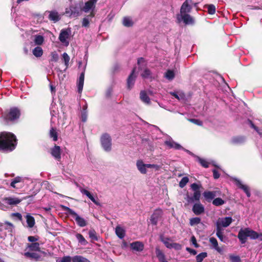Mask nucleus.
Masks as SVG:
<instances>
[{"label": "nucleus", "instance_id": "aec40b11", "mask_svg": "<svg viewBox=\"0 0 262 262\" xmlns=\"http://www.w3.org/2000/svg\"><path fill=\"white\" fill-rule=\"evenodd\" d=\"M130 246L133 250L138 252H141L144 249V245L140 242H133Z\"/></svg>", "mask_w": 262, "mask_h": 262}, {"label": "nucleus", "instance_id": "8fccbe9b", "mask_svg": "<svg viewBox=\"0 0 262 262\" xmlns=\"http://www.w3.org/2000/svg\"><path fill=\"white\" fill-rule=\"evenodd\" d=\"M189 181V179L187 177H183L181 180L180 181V183H179V186L180 187H181V188H183V187H184L187 184V183Z\"/></svg>", "mask_w": 262, "mask_h": 262}, {"label": "nucleus", "instance_id": "9d476101", "mask_svg": "<svg viewBox=\"0 0 262 262\" xmlns=\"http://www.w3.org/2000/svg\"><path fill=\"white\" fill-rule=\"evenodd\" d=\"M192 3V0H186L182 5L180 9L181 15L188 14L191 11L192 6L190 3Z\"/></svg>", "mask_w": 262, "mask_h": 262}, {"label": "nucleus", "instance_id": "4c0bfd02", "mask_svg": "<svg viewBox=\"0 0 262 262\" xmlns=\"http://www.w3.org/2000/svg\"><path fill=\"white\" fill-rule=\"evenodd\" d=\"M76 237L78 241V242L82 245L85 246L88 244V242L84 238L83 236L80 233H77Z\"/></svg>", "mask_w": 262, "mask_h": 262}, {"label": "nucleus", "instance_id": "de8ad7c7", "mask_svg": "<svg viewBox=\"0 0 262 262\" xmlns=\"http://www.w3.org/2000/svg\"><path fill=\"white\" fill-rule=\"evenodd\" d=\"M207 256L206 252H202L196 256V262H202L203 259Z\"/></svg>", "mask_w": 262, "mask_h": 262}, {"label": "nucleus", "instance_id": "5701e85b", "mask_svg": "<svg viewBox=\"0 0 262 262\" xmlns=\"http://www.w3.org/2000/svg\"><path fill=\"white\" fill-rule=\"evenodd\" d=\"M203 194L208 202H210L216 196V191H206Z\"/></svg>", "mask_w": 262, "mask_h": 262}, {"label": "nucleus", "instance_id": "20e7f679", "mask_svg": "<svg viewBox=\"0 0 262 262\" xmlns=\"http://www.w3.org/2000/svg\"><path fill=\"white\" fill-rule=\"evenodd\" d=\"M191 188L194 191L193 196H190L188 194L185 199L188 203H192L194 201H199L201 198L200 188L202 187L201 185H198L196 183H193L191 185Z\"/></svg>", "mask_w": 262, "mask_h": 262}, {"label": "nucleus", "instance_id": "423d86ee", "mask_svg": "<svg viewBox=\"0 0 262 262\" xmlns=\"http://www.w3.org/2000/svg\"><path fill=\"white\" fill-rule=\"evenodd\" d=\"M101 145L106 151H110L112 149V139L108 134H103L100 138Z\"/></svg>", "mask_w": 262, "mask_h": 262}, {"label": "nucleus", "instance_id": "37998d69", "mask_svg": "<svg viewBox=\"0 0 262 262\" xmlns=\"http://www.w3.org/2000/svg\"><path fill=\"white\" fill-rule=\"evenodd\" d=\"M225 203V201H224L221 198H217L214 199L212 201V204L215 206H221Z\"/></svg>", "mask_w": 262, "mask_h": 262}, {"label": "nucleus", "instance_id": "b1692460", "mask_svg": "<svg viewBox=\"0 0 262 262\" xmlns=\"http://www.w3.org/2000/svg\"><path fill=\"white\" fill-rule=\"evenodd\" d=\"M245 141V137L242 136H234L231 139V143L235 145L243 144Z\"/></svg>", "mask_w": 262, "mask_h": 262}, {"label": "nucleus", "instance_id": "c9c22d12", "mask_svg": "<svg viewBox=\"0 0 262 262\" xmlns=\"http://www.w3.org/2000/svg\"><path fill=\"white\" fill-rule=\"evenodd\" d=\"M72 262H91L88 259L80 255H76L72 257Z\"/></svg>", "mask_w": 262, "mask_h": 262}, {"label": "nucleus", "instance_id": "052dcab7", "mask_svg": "<svg viewBox=\"0 0 262 262\" xmlns=\"http://www.w3.org/2000/svg\"><path fill=\"white\" fill-rule=\"evenodd\" d=\"M11 216L12 217H16L20 221H21L23 220L22 215L20 213H18V212L12 213L11 214Z\"/></svg>", "mask_w": 262, "mask_h": 262}, {"label": "nucleus", "instance_id": "1a4fd4ad", "mask_svg": "<svg viewBox=\"0 0 262 262\" xmlns=\"http://www.w3.org/2000/svg\"><path fill=\"white\" fill-rule=\"evenodd\" d=\"M163 214V211L160 208H157L155 209L151 214L150 221L152 225H157L158 221L161 218Z\"/></svg>", "mask_w": 262, "mask_h": 262}, {"label": "nucleus", "instance_id": "13d9d810", "mask_svg": "<svg viewBox=\"0 0 262 262\" xmlns=\"http://www.w3.org/2000/svg\"><path fill=\"white\" fill-rule=\"evenodd\" d=\"M189 121L190 122H192L195 124H196L198 125H199V126H202V124H203V123L201 121H200V120L199 119H189Z\"/></svg>", "mask_w": 262, "mask_h": 262}, {"label": "nucleus", "instance_id": "cd10ccee", "mask_svg": "<svg viewBox=\"0 0 262 262\" xmlns=\"http://www.w3.org/2000/svg\"><path fill=\"white\" fill-rule=\"evenodd\" d=\"M49 19L53 21L54 23L58 21L60 19V17L58 13L56 11H50L49 15Z\"/></svg>", "mask_w": 262, "mask_h": 262}, {"label": "nucleus", "instance_id": "a18cd8bd", "mask_svg": "<svg viewBox=\"0 0 262 262\" xmlns=\"http://www.w3.org/2000/svg\"><path fill=\"white\" fill-rule=\"evenodd\" d=\"M198 161L200 164L204 168H208L209 167V162L206 160L202 159L199 157H197Z\"/></svg>", "mask_w": 262, "mask_h": 262}, {"label": "nucleus", "instance_id": "603ef678", "mask_svg": "<svg viewBox=\"0 0 262 262\" xmlns=\"http://www.w3.org/2000/svg\"><path fill=\"white\" fill-rule=\"evenodd\" d=\"M151 73L150 70H149L148 69H145L144 70L143 73H142L141 76L143 78H147L151 75Z\"/></svg>", "mask_w": 262, "mask_h": 262}, {"label": "nucleus", "instance_id": "6e6d98bb", "mask_svg": "<svg viewBox=\"0 0 262 262\" xmlns=\"http://www.w3.org/2000/svg\"><path fill=\"white\" fill-rule=\"evenodd\" d=\"M58 59L59 57L57 53H56L55 52L51 53V61L57 62L58 60Z\"/></svg>", "mask_w": 262, "mask_h": 262}, {"label": "nucleus", "instance_id": "c85d7f7f", "mask_svg": "<svg viewBox=\"0 0 262 262\" xmlns=\"http://www.w3.org/2000/svg\"><path fill=\"white\" fill-rule=\"evenodd\" d=\"M140 98L144 103L149 104L150 100L145 91H141L140 93Z\"/></svg>", "mask_w": 262, "mask_h": 262}, {"label": "nucleus", "instance_id": "7c9ffc66", "mask_svg": "<svg viewBox=\"0 0 262 262\" xmlns=\"http://www.w3.org/2000/svg\"><path fill=\"white\" fill-rule=\"evenodd\" d=\"M232 222L231 217H225L219 222L223 227H227L229 226Z\"/></svg>", "mask_w": 262, "mask_h": 262}, {"label": "nucleus", "instance_id": "774afa93", "mask_svg": "<svg viewBox=\"0 0 262 262\" xmlns=\"http://www.w3.org/2000/svg\"><path fill=\"white\" fill-rule=\"evenodd\" d=\"M186 250L187 251H188L190 254L195 255L196 254L197 252L194 249H191L189 247H186Z\"/></svg>", "mask_w": 262, "mask_h": 262}, {"label": "nucleus", "instance_id": "4be33fe9", "mask_svg": "<svg viewBox=\"0 0 262 262\" xmlns=\"http://www.w3.org/2000/svg\"><path fill=\"white\" fill-rule=\"evenodd\" d=\"M156 254L158 260L161 262H168L166 259L165 255L163 252L159 248H156Z\"/></svg>", "mask_w": 262, "mask_h": 262}, {"label": "nucleus", "instance_id": "f8f14e48", "mask_svg": "<svg viewBox=\"0 0 262 262\" xmlns=\"http://www.w3.org/2000/svg\"><path fill=\"white\" fill-rule=\"evenodd\" d=\"M234 182H235V185L239 188L242 189L245 192V193L246 194L248 198H249L251 196L249 188L248 187V186L242 184V182L236 178L234 179Z\"/></svg>", "mask_w": 262, "mask_h": 262}, {"label": "nucleus", "instance_id": "f3484780", "mask_svg": "<svg viewBox=\"0 0 262 262\" xmlns=\"http://www.w3.org/2000/svg\"><path fill=\"white\" fill-rule=\"evenodd\" d=\"M98 0H89L85 3L82 10L85 12H88L91 9L95 8L96 4Z\"/></svg>", "mask_w": 262, "mask_h": 262}, {"label": "nucleus", "instance_id": "bf43d9fd", "mask_svg": "<svg viewBox=\"0 0 262 262\" xmlns=\"http://www.w3.org/2000/svg\"><path fill=\"white\" fill-rule=\"evenodd\" d=\"M146 167L147 168H155L156 170H159L161 168V166L160 165L151 164H146Z\"/></svg>", "mask_w": 262, "mask_h": 262}, {"label": "nucleus", "instance_id": "f257e3e1", "mask_svg": "<svg viewBox=\"0 0 262 262\" xmlns=\"http://www.w3.org/2000/svg\"><path fill=\"white\" fill-rule=\"evenodd\" d=\"M17 140L14 134L10 132L0 133V150L12 151L17 145Z\"/></svg>", "mask_w": 262, "mask_h": 262}, {"label": "nucleus", "instance_id": "a211bd4d", "mask_svg": "<svg viewBox=\"0 0 262 262\" xmlns=\"http://www.w3.org/2000/svg\"><path fill=\"white\" fill-rule=\"evenodd\" d=\"M3 201L8 205H16L21 202V200L16 198L7 197L4 198Z\"/></svg>", "mask_w": 262, "mask_h": 262}, {"label": "nucleus", "instance_id": "4468645a", "mask_svg": "<svg viewBox=\"0 0 262 262\" xmlns=\"http://www.w3.org/2000/svg\"><path fill=\"white\" fill-rule=\"evenodd\" d=\"M192 210L195 215H198L204 212L205 208L204 206L199 202L193 205Z\"/></svg>", "mask_w": 262, "mask_h": 262}, {"label": "nucleus", "instance_id": "72a5a7b5", "mask_svg": "<svg viewBox=\"0 0 262 262\" xmlns=\"http://www.w3.org/2000/svg\"><path fill=\"white\" fill-rule=\"evenodd\" d=\"M27 223L28 226L29 228H32L35 225V219L34 217L30 215L29 214H27L26 216Z\"/></svg>", "mask_w": 262, "mask_h": 262}, {"label": "nucleus", "instance_id": "2f4dec72", "mask_svg": "<svg viewBox=\"0 0 262 262\" xmlns=\"http://www.w3.org/2000/svg\"><path fill=\"white\" fill-rule=\"evenodd\" d=\"M49 136L54 141L58 140V133L56 128L51 127L49 132Z\"/></svg>", "mask_w": 262, "mask_h": 262}, {"label": "nucleus", "instance_id": "3c124183", "mask_svg": "<svg viewBox=\"0 0 262 262\" xmlns=\"http://www.w3.org/2000/svg\"><path fill=\"white\" fill-rule=\"evenodd\" d=\"M23 179L20 177H17L15 178L11 182L10 186L13 188H16L15 184L20 182Z\"/></svg>", "mask_w": 262, "mask_h": 262}, {"label": "nucleus", "instance_id": "9b49d317", "mask_svg": "<svg viewBox=\"0 0 262 262\" xmlns=\"http://www.w3.org/2000/svg\"><path fill=\"white\" fill-rule=\"evenodd\" d=\"M50 153L51 155L57 161H59L61 159V148L59 146L55 144L54 146L51 148Z\"/></svg>", "mask_w": 262, "mask_h": 262}, {"label": "nucleus", "instance_id": "473e14b6", "mask_svg": "<svg viewBox=\"0 0 262 262\" xmlns=\"http://www.w3.org/2000/svg\"><path fill=\"white\" fill-rule=\"evenodd\" d=\"M160 241L165 245V246L169 249H171L172 243L169 242L170 241V238L164 237L163 235H161L160 236Z\"/></svg>", "mask_w": 262, "mask_h": 262}, {"label": "nucleus", "instance_id": "58836bf2", "mask_svg": "<svg viewBox=\"0 0 262 262\" xmlns=\"http://www.w3.org/2000/svg\"><path fill=\"white\" fill-rule=\"evenodd\" d=\"M123 25L127 27L133 26V22L132 19L129 17H124L123 19Z\"/></svg>", "mask_w": 262, "mask_h": 262}, {"label": "nucleus", "instance_id": "338daca9", "mask_svg": "<svg viewBox=\"0 0 262 262\" xmlns=\"http://www.w3.org/2000/svg\"><path fill=\"white\" fill-rule=\"evenodd\" d=\"M191 241L192 243V244L194 245V246L195 248H198L199 247V244L196 242V239L195 237L194 236H192L191 238Z\"/></svg>", "mask_w": 262, "mask_h": 262}, {"label": "nucleus", "instance_id": "412c9836", "mask_svg": "<svg viewBox=\"0 0 262 262\" xmlns=\"http://www.w3.org/2000/svg\"><path fill=\"white\" fill-rule=\"evenodd\" d=\"M136 165L139 171L142 174L147 173L146 164H144L142 160H139L137 161Z\"/></svg>", "mask_w": 262, "mask_h": 262}, {"label": "nucleus", "instance_id": "393cba45", "mask_svg": "<svg viewBox=\"0 0 262 262\" xmlns=\"http://www.w3.org/2000/svg\"><path fill=\"white\" fill-rule=\"evenodd\" d=\"M84 72H82L77 81L78 91L79 93H81L82 91L84 83Z\"/></svg>", "mask_w": 262, "mask_h": 262}, {"label": "nucleus", "instance_id": "680f3d73", "mask_svg": "<svg viewBox=\"0 0 262 262\" xmlns=\"http://www.w3.org/2000/svg\"><path fill=\"white\" fill-rule=\"evenodd\" d=\"M38 236H29L28 237V240L30 242L33 243H36V242L38 240Z\"/></svg>", "mask_w": 262, "mask_h": 262}, {"label": "nucleus", "instance_id": "f704fd0d", "mask_svg": "<svg viewBox=\"0 0 262 262\" xmlns=\"http://www.w3.org/2000/svg\"><path fill=\"white\" fill-rule=\"evenodd\" d=\"M32 53L36 57H40L43 54V50L40 47L37 46L33 50Z\"/></svg>", "mask_w": 262, "mask_h": 262}, {"label": "nucleus", "instance_id": "e2e57ef3", "mask_svg": "<svg viewBox=\"0 0 262 262\" xmlns=\"http://www.w3.org/2000/svg\"><path fill=\"white\" fill-rule=\"evenodd\" d=\"M113 93V89L112 88H109L105 93V96L107 98H110L112 96V94Z\"/></svg>", "mask_w": 262, "mask_h": 262}, {"label": "nucleus", "instance_id": "79ce46f5", "mask_svg": "<svg viewBox=\"0 0 262 262\" xmlns=\"http://www.w3.org/2000/svg\"><path fill=\"white\" fill-rule=\"evenodd\" d=\"M89 235L90 238L95 241H98V236L94 229H91L89 231Z\"/></svg>", "mask_w": 262, "mask_h": 262}, {"label": "nucleus", "instance_id": "dca6fc26", "mask_svg": "<svg viewBox=\"0 0 262 262\" xmlns=\"http://www.w3.org/2000/svg\"><path fill=\"white\" fill-rule=\"evenodd\" d=\"M24 255L26 258L35 261L39 260L41 257L39 254L33 251L26 252L24 253Z\"/></svg>", "mask_w": 262, "mask_h": 262}, {"label": "nucleus", "instance_id": "e433bc0d", "mask_svg": "<svg viewBox=\"0 0 262 262\" xmlns=\"http://www.w3.org/2000/svg\"><path fill=\"white\" fill-rule=\"evenodd\" d=\"M116 234L120 238H123L125 236L124 230L120 226H117L116 228Z\"/></svg>", "mask_w": 262, "mask_h": 262}, {"label": "nucleus", "instance_id": "ddd939ff", "mask_svg": "<svg viewBox=\"0 0 262 262\" xmlns=\"http://www.w3.org/2000/svg\"><path fill=\"white\" fill-rule=\"evenodd\" d=\"M136 68L135 67L133 68V69L131 73L128 76L127 79V88L129 90H130L131 88L134 85L135 80H136V76L134 75V73L136 71Z\"/></svg>", "mask_w": 262, "mask_h": 262}, {"label": "nucleus", "instance_id": "0e129e2a", "mask_svg": "<svg viewBox=\"0 0 262 262\" xmlns=\"http://www.w3.org/2000/svg\"><path fill=\"white\" fill-rule=\"evenodd\" d=\"M171 249L174 248L176 250H180L181 249V245L180 244L174 243L171 244Z\"/></svg>", "mask_w": 262, "mask_h": 262}, {"label": "nucleus", "instance_id": "5fc2aeb1", "mask_svg": "<svg viewBox=\"0 0 262 262\" xmlns=\"http://www.w3.org/2000/svg\"><path fill=\"white\" fill-rule=\"evenodd\" d=\"M72 261V258L70 256H63L61 259L57 260L56 262H71Z\"/></svg>", "mask_w": 262, "mask_h": 262}, {"label": "nucleus", "instance_id": "2eb2a0df", "mask_svg": "<svg viewBox=\"0 0 262 262\" xmlns=\"http://www.w3.org/2000/svg\"><path fill=\"white\" fill-rule=\"evenodd\" d=\"M28 248L29 249L30 251H38L40 252L41 253H43L44 255H46V253L43 251H41L40 250V248L39 247V244L38 243H33L31 244H27V248L25 249V251L27 250V249Z\"/></svg>", "mask_w": 262, "mask_h": 262}, {"label": "nucleus", "instance_id": "4d7b16f0", "mask_svg": "<svg viewBox=\"0 0 262 262\" xmlns=\"http://www.w3.org/2000/svg\"><path fill=\"white\" fill-rule=\"evenodd\" d=\"M231 262H241V259L238 256H230Z\"/></svg>", "mask_w": 262, "mask_h": 262}, {"label": "nucleus", "instance_id": "6e6552de", "mask_svg": "<svg viewBox=\"0 0 262 262\" xmlns=\"http://www.w3.org/2000/svg\"><path fill=\"white\" fill-rule=\"evenodd\" d=\"M71 32V29L69 28L67 29H62L60 31L58 38L60 42L63 43L66 46H68L69 45V41L67 39L70 37Z\"/></svg>", "mask_w": 262, "mask_h": 262}, {"label": "nucleus", "instance_id": "69168bd1", "mask_svg": "<svg viewBox=\"0 0 262 262\" xmlns=\"http://www.w3.org/2000/svg\"><path fill=\"white\" fill-rule=\"evenodd\" d=\"M212 172H213V178L215 179H217L218 178H220V174L219 173V172L216 170V169H213L212 170Z\"/></svg>", "mask_w": 262, "mask_h": 262}, {"label": "nucleus", "instance_id": "49530a36", "mask_svg": "<svg viewBox=\"0 0 262 262\" xmlns=\"http://www.w3.org/2000/svg\"><path fill=\"white\" fill-rule=\"evenodd\" d=\"M201 218L199 217H192L190 219L189 224L191 226L196 225L201 223Z\"/></svg>", "mask_w": 262, "mask_h": 262}, {"label": "nucleus", "instance_id": "bb28decb", "mask_svg": "<svg viewBox=\"0 0 262 262\" xmlns=\"http://www.w3.org/2000/svg\"><path fill=\"white\" fill-rule=\"evenodd\" d=\"M209 242L211 244L213 248H214L219 253H222V249L219 246L216 239L213 237L209 238Z\"/></svg>", "mask_w": 262, "mask_h": 262}, {"label": "nucleus", "instance_id": "c03bdc74", "mask_svg": "<svg viewBox=\"0 0 262 262\" xmlns=\"http://www.w3.org/2000/svg\"><path fill=\"white\" fill-rule=\"evenodd\" d=\"M165 77L168 80H171L174 77V73L173 71L168 70L165 74Z\"/></svg>", "mask_w": 262, "mask_h": 262}, {"label": "nucleus", "instance_id": "0eeeda50", "mask_svg": "<svg viewBox=\"0 0 262 262\" xmlns=\"http://www.w3.org/2000/svg\"><path fill=\"white\" fill-rule=\"evenodd\" d=\"M81 9L78 5H71L66 9L65 13L70 16L77 17L80 15Z\"/></svg>", "mask_w": 262, "mask_h": 262}, {"label": "nucleus", "instance_id": "7ed1b4c3", "mask_svg": "<svg viewBox=\"0 0 262 262\" xmlns=\"http://www.w3.org/2000/svg\"><path fill=\"white\" fill-rule=\"evenodd\" d=\"M20 115V111L18 107H12L5 110L3 113L2 116L6 122H13L19 118Z\"/></svg>", "mask_w": 262, "mask_h": 262}, {"label": "nucleus", "instance_id": "a19ab883", "mask_svg": "<svg viewBox=\"0 0 262 262\" xmlns=\"http://www.w3.org/2000/svg\"><path fill=\"white\" fill-rule=\"evenodd\" d=\"M44 41V38L42 35H37L35 36L34 42L36 45H41Z\"/></svg>", "mask_w": 262, "mask_h": 262}, {"label": "nucleus", "instance_id": "6ab92c4d", "mask_svg": "<svg viewBox=\"0 0 262 262\" xmlns=\"http://www.w3.org/2000/svg\"><path fill=\"white\" fill-rule=\"evenodd\" d=\"M165 145L167 146L169 148H174L175 149H184V148L179 143L173 140H168L165 141Z\"/></svg>", "mask_w": 262, "mask_h": 262}, {"label": "nucleus", "instance_id": "09e8293b", "mask_svg": "<svg viewBox=\"0 0 262 262\" xmlns=\"http://www.w3.org/2000/svg\"><path fill=\"white\" fill-rule=\"evenodd\" d=\"M62 59L64 62V64L66 67V68H67L69 66V63L70 59V56L68 55V54L64 52L62 55Z\"/></svg>", "mask_w": 262, "mask_h": 262}, {"label": "nucleus", "instance_id": "864d4df0", "mask_svg": "<svg viewBox=\"0 0 262 262\" xmlns=\"http://www.w3.org/2000/svg\"><path fill=\"white\" fill-rule=\"evenodd\" d=\"M82 26L85 28H89L90 27V20L88 17H85L83 18L82 21Z\"/></svg>", "mask_w": 262, "mask_h": 262}, {"label": "nucleus", "instance_id": "f03ea898", "mask_svg": "<svg viewBox=\"0 0 262 262\" xmlns=\"http://www.w3.org/2000/svg\"><path fill=\"white\" fill-rule=\"evenodd\" d=\"M237 237L240 243L244 244L247 242L248 237L251 239H257V232L249 228H241L238 231Z\"/></svg>", "mask_w": 262, "mask_h": 262}, {"label": "nucleus", "instance_id": "a878e982", "mask_svg": "<svg viewBox=\"0 0 262 262\" xmlns=\"http://www.w3.org/2000/svg\"><path fill=\"white\" fill-rule=\"evenodd\" d=\"M182 19L186 25L193 24L194 19L189 14H185L181 15Z\"/></svg>", "mask_w": 262, "mask_h": 262}, {"label": "nucleus", "instance_id": "39448f33", "mask_svg": "<svg viewBox=\"0 0 262 262\" xmlns=\"http://www.w3.org/2000/svg\"><path fill=\"white\" fill-rule=\"evenodd\" d=\"M62 208L75 219L76 223L79 227H83L86 225V221L72 209L65 206H62Z\"/></svg>", "mask_w": 262, "mask_h": 262}, {"label": "nucleus", "instance_id": "c756f323", "mask_svg": "<svg viewBox=\"0 0 262 262\" xmlns=\"http://www.w3.org/2000/svg\"><path fill=\"white\" fill-rule=\"evenodd\" d=\"M80 191L83 194L86 195L96 205H99V203L96 200L93 195L88 190L85 189H81Z\"/></svg>", "mask_w": 262, "mask_h": 262}, {"label": "nucleus", "instance_id": "ea45409f", "mask_svg": "<svg viewBox=\"0 0 262 262\" xmlns=\"http://www.w3.org/2000/svg\"><path fill=\"white\" fill-rule=\"evenodd\" d=\"M205 7L207 9L208 13L209 14H214L215 13L216 8L214 5L209 4L206 5Z\"/></svg>", "mask_w": 262, "mask_h": 262}]
</instances>
